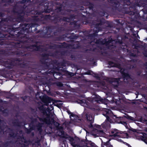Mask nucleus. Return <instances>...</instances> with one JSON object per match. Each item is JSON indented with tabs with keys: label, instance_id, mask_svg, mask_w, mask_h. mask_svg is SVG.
<instances>
[{
	"label": "nucleus",
	"instance_id": "27",
	"mask_svg": "<svg viewBox=\"0 0 147 147\" xmlns=\"http://www.w3.org/2000/svg\"><path fill=\"white\" fill-rule=\"evenodd\" d=\"M131 56H134V57H135L136 56V55L135 54H134L133 53H132L131 54Z\"/></svg>",
	"mask_w": 147,
	"mask_h": 147
},
{
	"label": "nucleus",
	"instance_id": "36",
	"mask_svg": "<svg viewBox=\"0 0 147 147\" xmlns=\"http://www.w3.org/2000/svg\"><path fill=\"white\" fill-rule=\"evenodd\" d=\"M112 132V134H113V133H114V132H113V131H112V132Z\"/></svg>",
	"mask_w": 147,
	"mask_h": 147
},
{
	"label": "nucleus",
	"instance_id": "39",
	"mask_svg": "<svg viewBox=\"0 0 147 147\" xmlns=\"http://www.w3.org/2000/svg\"><path fill=\"white\" fill-rule=\"evenodd\" d=\"M120 43H121V42H120Z\"/></svg>",
	"mask_w": 147,
	"mask_h": 147
},
{
	"label": "nucleus",
	"instance_id": "31",
	"mask_svg": "<svg viewBox=\"0 0 147 147\" xmlns=\"http://www.w3.org/2000/svg\"><path fill=\"white\" fill-rule=\"evenodd\" d=\"M30 131H30V129H29V130H28V131H27V133H30Z\"/></svg>",
	"mask_w": 147,
	"mask_h": 147
},
{
	"label": "nucleus",
	"instance_id": "38",
	"mask_svg": "<svg viewBox=\"0 0 147 147\" xmlns=\"http://www.w3.org/2000/svg\"><path fill=\"white\" fill-rule=\"evenodd\" d=\"M145 108H146V109H147V108L146 107Z\"/></svg>",
	"mask_w": 147,
	"mask_h": 147
},
{
	"label": "nucleus",
	"instance_id": "9",
	"mask_svg": "<svg viewBox=\"0 0 147 147\" xmlns=\"http://www.w3.org/2000/svg\"><path fill=\"white\" fill-rule=\"evenodd\" d=\"M140 138L145 143L147 144V134H143V136H141Z\"/></svg>",
	"mask_w": 147,
	"mask_h": 147
},
{
	"label": "nucleus",
	"instance_id": "26",
	"mask_svg": "<svg viewBox=\"0 0 147 147\" xmlns=\"http://www.w3.org/2000/svg\"><path fill=\"white\" fill-rule=\"evenodd\" d=\"M10 65H15V63L12 62L11 63H10Z\"/></svg>",
	"mask_w": 147,
	"mask_h": 147
},
{
	"label": "nucleus",
	"instance_id": "20",
	"mask_svg": "<svg viewBox=\"0 0 147 147\" xmlns=\"http://www.w3.org/2000/svg\"><path fill=\"white\" fill-rule=\"evenodd\" d=\"M113 80V81H114L115 82H116L117 84H118V82L119 81V79H114Z\"/></svg>",
	"mask_w": 147,
	"mask_h": 147
},
{
	"label": "nucleus",
	"instance_id": "12",
	"mask_svg": "<svg viewBox=\"0 0 147 147\" xmlns=\"http://www.w3.org/2000/svg\"><path fill=\"white\" fill-rule=\"evenodd\" d=\"M48 56V55H43V59H42L41 60V62L44 64L45 63V62H45L44 61V59H47V57Z\"/></svg>",
	"mask_w": 147,
	"mask_h": 147
},
{
	"label": "nucleus",
	"instance_id": "4",
	"mask_svg": "<svg viewBox=\"0 0 147 147\" xmlns=\"http://www.w3.org/2000/svg\"><path fill=\"white\" fill-rule=\"evenodd\" d=\"M88 100L91 102L94 101L97 102L98 103L103 102L104 100L102 98L99 96L94 95H93L91 97H89L87 98Z\"/></svg>",
	"mask_w": 147,
	"mask_h": 147
},
{
	"label": "nucleus",
	"instance_id": "7",
	"mask_svg": "<svg viewBox=\"0 0 147 147\" xmlns=\"http://www.w3.org/2000/svg\"><path fill=\"white\" fill-rule=\"evenodd\" d=\"M85 115L86 116V119L87 121H88L90 123V126L92 127V123H93V117L89 113H86Z\"/></svg>",
	"mask_w": 147,
	"mask_h": 147
},
{
	"label": "nucleus",
	"instance_id": "29",
	"mask_svg": "<svg viewBox=\"0 0 147 147\" xmlns=\"http://www.w3.org/2000/svg\"><path fill=\"white\" fill-rule=\"evenodd\" d=\"M92 135H93L94 136V137H95L98 136H97L96 134H93Z\"/></svg>",
	"mask_w": 147,
	"mask_h": 147
},
{
	"label": "nucleus",
	"instance_id": "10",
	"mask_svg": "<svg viewBox=\"0 0 147 147\" xmlns=\"http://www.w3.org/2000/svg\"><path fill=\"white\" fill-rule=\"evenodd\" d=\"M114 41H111V40H109L108 41H107L106 43V45L107 47L109 49H110L111 48V46H113V45H112V42Z\"/></svg>",
	"mask_w": 147,
	"mask_h": 147
},
{
	"label": "nucleus",
	"instance_id": "32",
	"mask_svg": "<svg viewBox=\"0 0 147 147\" xmlns=\"http://www.w3.org/2000/svg\"><path fill=\"white\" fill-rule=\"evenodd\" d=\"M14 125H17V126H19V124H14Z\"/></svg>",
	"mask_w": 147,
	"mask_h": 147
},
{
	"label": "nucleus",
	"instance_id": "19",
	"mask_svg": "<svg viewBox=\"0 0 147 147\" xmlns=\"http://www.w3.org/2000/svg\"><path fill=\"white\" fill-rule=\"evenodd\" d=\"M106 121H108L109 122H111V120L109 117L107 116L106 117Z\"/></svg>",
	"mask_w": 147,
	"mask_h": 147
},
{
	"label": "nucleus",
	"instance_id": "5",
	"mask_svg": "<svg viewBox=\"0 0 147 147\" xmlns=\"http://www.w3.org/2000/svg\"><path fill=\"white\" fill-rule=\"evenodd\" d=\"M115 67H118L121 69V71L123 77V80L125 82H128V80L130 79V77L129 75L127 73L125 72L124 69L123 70L121 68V67L119 65H115Z\"/></svg>",
	"mask_w": 147,
	"mask_h": 147
},
{
	"label": "nucleus",
	"instance_id": "21",
	"mask_svg": "<svg viewBox=\"0 0 147 147\" xmlns=\"http://www.w3.org/2000/svg\"><path fill=\"white\" fill-rule=\"evenodd\" d=\"M130 130L134 132H137V130L136 129H134L133 128L131 129Z\"/></svg>",
	"mask_w": 147,
	"mask_h": 147
},
{
	"label": "nucleus",
	"instance_id": "13",
	"mask_svg": "<svg viewBox=\"0 0 147 147\" xmlns=\"http://www.w3.org/2000/svg\"><path fill=\"white\" fill-rule=\"evenodd\" d=\"M125 117L127 118V119L131 120L133 121H135V120L134 118L133 117H132L130 116L129 115H127V116H125Z\"/></svg>",
	"mask_w": 147,
	"mask_h": 147
},
{
	"label": "nucleus",
	"instance_id": "15",
	"mask_svg": "<svg viewBox=\"0 0 147 147\" xmlns=\"http://www.w3.org/2000/svg\"><path fill=\"white\" fill-rule=\"evenodd\" d=\"M117 123H121L123 125H124L126 127L127 123L126 122L124 121H120L119 122H117Z\"/></svg>",
	"mask_w": 147,
	"mask_h": 147
},
{
	"label": "nucleus",
	"instance_id": "16",
	"mask_svg": "<svg viewBox=\"0 0 147 147\" xmlns=\"http://www.w3.org/2000/svg\"><path fill=\"white\" fill-rule=\"evenodd\" d=\"M60 75L58 73H54L53 74V75L54 77L56 78L57 79V76L58 75Z\"/></svg>",
	"mask_w": 147,
	"mask_h": 147
},
{
	"label": "nucleus",
	"instance_id": "23",
	"mask_svg": "<svg viewBox=\"0 0 147 147\" xmlns=\"http://www.w3.org/2000/svg\"><path fill=\"white\" fill-rule=\"evenodd\" d=\"M2 111L3 113H7V110L6 109H5L3 110H2Z\"/></svg>",
	"mask_w": 147,
	"mask_h": 147
},
{
	"label": "nucleus",
	"instance_id": "22",
	"mask_svg": "<svg viewBox=\"0 0 147 147\" xmlns=\"http://www.w3.org/2000/svg\"><path fill=\"white\" fill-rule=\"evenodd\" d=\"M130 130L134 132H137V130L136 129H134L133 128L131 129Z\"/></svg>",
	"mask_w": 147,
	"mask_h": 147
},
{
	"label": "nucleus",
	"instance_id": "18",
	"mask_svg": "<svg viewBox=\"0 0 147 147\" xmlns=\"http://www.w3.org/2000/svg\"><path fill=\"white\" fill-rule=\"evenodd\" d=\"M113 136L115 137L118 136H119V133L117 132L115 134H114Z\"/></svg>",
	"mask_w": 147,
	"mask_h": 147
},
{
	"label": "nucleus",
	"instance_id": "8",
	"mask_svg": "<svg viewBox=\"0 0 147 147\" xmlns=\"http://www.w3.org/2000/svg\"><path fill=\"white\" fill-rule=\"evenodd\" d=\"M78 102V103L80 104L82 106L87 107L89 105V103L86 102L85 99L79 100Z\"/></svg>",
	"mask_w": 147,
	"mask_h": 147
},
{
	"label": "nucleus",
	"instance_id": "14",
	"mask_svg": "<svg viewBox=\"0 0 147 147\" xmlns=\"http://www.w3.org/2000/svg\"><path fill=\"white\" fill-rule=\"evenodd\" d=\"M68 113L69 114H70V117L71 119L72 120H74V119H73L72 118V117H74V114H73V113L69 112V111L68 112Z\"/></svg>",
	"mask_w": 147,
	"mask_h": 147
},
{
	"label": "nucleus",
	"instance_id": "11",
	"mask_svg": "<svg viewBox=\"0 0 147 147\" xmlns=\"http://www.w3.org/2000/svg\"><path fill=\"white\" fill-rule=\"evenodd\" d=\"M95 131L97 133V134L101 136H104V135L105 133L102 130H98L97 129L95 130Z\"/></svg>",
	"mask_w": 147,
	"mask_h": 147
},
{
	"label": "nucleus",
	"instance_id": "28",
	"mask_svg": "<svg viewBox=\"0 0 147 147\" xmlns=\"http://www.w3.org/2000/svg\"><path fill=\"white\" fill-rule=\"evenodd\" d=\"M34 47V46H30L29 48H31V49H32Z\"/></svg>",
	"mask_w": 147,
	"mask_h": 147
},
{
	"label": "nucleus",
	"instance_id": "37",
	"mask_svg": "<svg viewBox=\"0 0 147 147\" xmlns=\"http://www.w3.org/2000/svg\"><path fill=\"white\" fill-rule=\"evenodd\" d=\"M145 121H146V122L147 121V120H145Z\"/></svg>",
	"mask_w": 147,
	"mask_h": 147
},
{
	"label": "nucleus",
	"instance_id": "34",
	"mask_svg": "<svg viewBox=\"0 0 147 147\" xmlns=\"http://www.w3.org/2000/svg\"><path fill=\"white\" fill-rule=\"evenodd\" d=\"M121 117H118L117 118L118 119H119V118H121Z\"/></svg>",
	"mask_w": 147,
	"mask_h": 147
},
{
	"label": "nucleus",
	"instance_id": "40",
	"mask_svg": "<svg viewBox=\"0 0 147 147\" xmlns=\"http://www.w3.org/2000/svg\"><path fill=\"white\" fill-rule=\"evenodd\" d=\"M47 60V59H45V61H46Z\"/></svg>",
	"mask_w": 147,
	"mask_h": 147
},
{
	"label": "nucleus",
	"instance_id": "1",
	"mask_svg": "<svg viewBox=\"0 0 147 147\" xmlns=\"http://www.w3.org/2000/svg\"><path fill=\"white\" fill-rule=\"evenodd\" d=\"M52 109H51L49 108L45 109L44 108V105H42L38 107V109L42 112L44 115L42 117H39L34 116L31 118V123L30 125L33 127H35L39 130L40 131L41 127L44 124H47L49 125L50 128L52 129L55 127L56 128L59 130V133L58 134L59 136H61L64 133L63 131L62 128L60 126V124L57 122L55 121L53 119L50 120L49 117L51 115L53 116L52 111L53 108L51 107Z\"/></svg>",
	"mask_w": 147,
	"mask_h": 147
},
{
	"label": "nucleus",
	"instance_id": "35",
	"mask_svg": "<svg viewBox=\"0 0 147 147\" xmlns=\"http://www.w3.org/2000/svg\"><path fill=\"white\" fill-rule=\"evenodd\" d=\"M106 124V123L104 122L103 123V125H105Z\"/></svg>",
	"mask_w": 147,
	"mask_h": 147
},
{
	"label": "nucleus",
	"instance_id": "41",
	"mask_svg": "<svg viewBox=\"0 0 147 147\" xmlns=\"http://www.w3.org/2000/svg\"><path fill=\"white\" fill-rule=\"evenodd\" d=\"M146 40H147V38H146Z\"/></svg>",
	"mask_w": 147,
	"mask_h": 147
},
{
	"label": "nucleus",
	"instance_id": "6",
	"mask_svg": "<svg viewBox=\"0 0 147 147\" xmlns=\"http://www.w3.org/2000/svg\"><path fill=\"white\" fill-rule=\"evenodd\" d=\"M42 101L44 105L47 106L48 104L52 101V100L48 96H43Z\"/></svg>",
	"mask_w": 147,
	"mask_h": 147
},
{
	"label": "nucleus",
	"instance_id": "3",
	"mask_svg": "<svg viewBox=\"0 0 147 147\" xmlns=\"http://www.w3.org/2000/svg\"><path fill=\"white\" fill-rule=\"evenodd\" d=\"M75 147H97V146L91 141L85 142L84 141H81L77 144L75 146Z\"/></svg>",
	"mask_w": 147,
	"mask_h": 147
},
{
	"label": "nucleus",
	"instance_id": "25",
	"mask_svg": "<svg viewBox=\"0 0 147 147\" xmlns=\"http://www.w3.org/2000/svg\"><path fill=\"white\" fill-rule=\"evenodd\" d=\"M36 25V24H32L31 25V27H32L31 28H32V27H34Z\"/></svg>",
	"mask_w": 147,
	"mask_h": 147
},
{
	"label": "nucleus",
	"instance_id": "30",
	"mask_svg": "<svg viewBox=\"0 0 147 147\" xmlns=\"http://www.w3.org/2000/svg\"><path fill=\"white\" fill-rule=\"evenodd\" d=\"M106 113H108V110L107 109L106 110Z\"/></svg>",
	"mask_w": 147,
	"mask_h": 147
},
{
	"label": "nucleus",
	"instance_id": "33",
	"mask_svg": "<svg viewBox=\"0 0 147 147\" xmlns=\"http://www.w3.org/2000/svg\"><path fill=\"white\" fill-rule=\"evenodd\" d=\"M59 11H61V7H59Z\"/></svg>",
	"mask_w": 147,
	"mask_h": 147
},
{
	"label": "nucleus",
	"instance_id": "24",
	"mask_svg": "<svg viewBox=\"0 0 147 147\" xmlns=\"http://www.w3.org/2000/svg\"><path fill=\"white\" fill-rule=\"evenodd\" d=\"M144 67L147 69V63H146L144 65Z\"/></svg>",
	"mask_w": 147,
	"mask_h": 147
},
{
	"label": "nucleus",
	"instance_id": "2",
	"mask_svg": "<svg viewBox=\"0 0 147 147\" xmlns=\"http://www.w3.org/2000/svg\"><path fill=\"white\" fill-rule=\"evenodd\" d=\"M5 123H3V122L1 121L0 120V131H2L3 133L4 132H9L8 135L13 137L17 136V134L13 133V131L11 130L10 129L8 128L7 126L5 125Z\"/></svg>",
	"mask_w": 147,
	"mask_h": 147
},
{
	"label": "nucleus",
	"instance_id": "17",
	"mask_svg": "<svg viewBox=\"0 0 147 147\" xmlns=\"http://www.w3.org/2000/svg\"><path fill=\"white\" fill-rule=\"evenodd\" d=\"M57 86H63V84L60 82L57 83Z\"/></svg>",
	"mask_w": 147,
	"mask_h": 147
}]
</instances>
